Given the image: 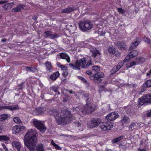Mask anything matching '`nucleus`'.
Here are the masks:
<instances>
[{
	"mask_svg": "<svg viewBox=\"0 0 151 151\" xmlns=\"http://www.w3.org/2000/svg\"><path fill=\"white\" fill-rule=\"evenodd\" d=\"M4 108L5 109L12 111L18 110L19 109V107L17 105L4 106Z\"/></svg>",
	"mask_w": 151,
	"mask_h": 151,
	"instance_id": "obj_14",
	"label": "nucleus"
},
{
	"mask_svg": "<svg viewBox=\"0 0 151 151\" xmlns=\"http://www.w3.org/2000/svg\"><path fill=\"white\" fill-rule=\"evenodd\" d=\"M57 65L60 68L63 65H62L60 63H58V62H57Z\"/></svg>",
	"mask_w": 151,
	"mask_h": 151,
	"instance_id": "obj_60",
	"label": "nucleus"
},
{
	"mask_svg": "<svg viewBox=\"0 0 151 151\" xmlns=\"http://www.w3.org/2000/svg\"><path fill=\"white\" fill-rule=\"evenodd\" d=\"M86 73L90 75L92 73V72L91 70H88L86 71Z\"/></svg>",
	"mask_w": 151,
	"mask_h": 151,
	"instance_id": "obj_57",
	"label": "nucleus"
},
{
	"mask_svg": "<svg viewBox=\"0 0 151 151\" xmlns=\"http://www.w3.org/2000/svg\"><path fill=\"white\" fill-rule=\"evenodd\" d=\"M14 4V2H11L7 4L3 5L2 7L5 10H6L8 9H11Z\"/></svg>",
	"mask_w": 151,
	"mask_h": 151,
	"instance_id": "obj_20",
	"label": "nucleus"
},
{
	"mask_svg": "<svg viewBox=\"0 0 151 151\" xmlns=\"http://www.w3.org/2000/svg\"><path fill=\"white\" fill-rule=\"evenodd\" d=\"M51 34V33L50 31H47L44 32V34L45 35V37H50Z\"/></svg>",
	"mask_w": 151,
	"mask_h": 151,
	"instance_id": "obj_42",
	"label": "nucleus"
},
{
	"mask_svg": "<svg viewBox=\"0 0 151 151\" xmlns=\"http://www.w3.org/2000/svg\"><path fill=\"white\" fill-rule=\"evenodd\" d=\"M6 41V39H2L1 41L3 42H5Z\"/></svg>",
	"mask_w": 151,
	"mask_h": 151,
	"instance_id": "obj_62",
	"label": "nucleus"
},
{
	"mask_svg": "<svg viewBox=\"0 0 151 151\" xmlns=\"http://www.w3.org/2000/svg\"><path fill=\"white\" fill-rule=\"evenodd\" d=\"M129 60H128L125 62L124 61H123L124 63H127L126 64V65L127 67L130 68L136 65L135 62L133 61H129Z\"/></svg>",
	"mask_w": 151,
	"mask_h": 151,
	"instance_id": "obj_19",
	"label": "nucleus"
},
{
	"mask_svg": "<svg viewBox=\"0 0 151 151\" xmlns=\"http://www.w3.org/2000/svg\"><path fill=\"white\" fill-rule=\"evenodd\" d=\"M58 37V35L56 34H51L49 38L51 39H54Z\"/></svg>",
	"mask_w": 151,
	"mask_h": 151,
	"instance_id": "obj_41",
	"label": "nucleus"
},
{
	"mask_svg": "<svg viewBox=\"0 0 151 151\" xmlns=\"http://www.w3.org/2000/svg\"><path fill=\"white\" fill-rule=\"evenodd\" d=\"M37 151H45L44 147L41 144H39L36 147Z\"/></svg>",
	"mask_w": 151,
	"mask_h": 151,
	"instance_id": "obj_29",
	"label": "nucleus"
},
{
	"mask_svg": "<svg viewBox=\"0 0 151 151\" xmlns=\"http://www.w3.org/2000/svg\"><path fill=\"white\" fill-rule=\"evenodd\" d=\"M20 131L19 127V125H16L14 126L12 129V132L13 133L16 134L18 133Z\"/></svg>",
	"mask_w": 151,
	"mask_h": 151,
	"instance_id": "obj_24",
	"label": "nucleus"
},
{
	"mask_svg": "<svg viewBox=\"0 0 151 151\" xmlns=\"http://www.w3.org/2000/svg\"><path fill=\"white\" fill-rule=\"evenodd\" d=\"M73 10V9L71 7L63 9L62 12L63 13H69Z\"/></svg>",
	"mask_w": 151,
	"mask_h": 151,
	"instance_id": "obj_33",
	"label": "nucleus"
},
{
	"mask_svg": "<svg viewBox=\"0 0 151 151\" xmlns=\"http://www.w3.org/2000/svg\"><path fill=\"white\" fill-rule=\"evenodd\" d=\"M124 63L122 62H119L118 63V65H117V66L119 69H120L123 65Z\"/></svg>",
	"mask_w": 151,
	"mask_h": 151,
	"instance_id": "obj_44",
	"label": "nucleus"
},
{
	"mask_svg": "<svg viewBox=\"0 0 151 151\" xmlns=\"http://www.w3.org/2000/svg\"><path fill=\"white\" fill-rule=\"evenodd\" d=\"M136 127V123L135 122H132L128 127V131H132Z\"/></svg>",
	"mask_w": 151,
	"mask_h": 151,
	"instance_id": "obj_25",
	"label": "nucleus"
},
{
	"mask_svg": "<svg viewBox=\"0 0 151 151\" xmlns=\"http://www.w3.org/2000/svg\"><path fill=\"white\" fill-rule=\"evenodd\" d=\"M26 68L27 69L29 70H30H30H31V67H26Z\"/></svg>",
	"mask_w": 151,
	"mask_h": 151,
	"instance_id": "obj_64",
	"label": "nucleus"
},
{
	"mask_svg": "<svg viewBox=\"0 0 151 151\" xmlns=\"http://www.w3.org/2000/svg\"><path fill=\"white\" fill-rule=\"evenodd\" d=\"M52 89L53 90V91L56 93H58V94H60V93H59L58 91V90L57 88L55 87H52Z\"/></svg>",
	"mask_w": 151,
	"mask_h": 151,
	"instance_id": "obj_43",
	"label": "nucleus"
},
{
	"mask_svg": "<svg viewBox=\"0 0 151 151\" xmlns=\"http://www.w3.org/2000/svg\"><path fill=\"white\" fill-rule=\"evenodd\" d=\"M143 99H144L145 103H151V94H146L143 96Z\"/></svg>",
	"mask_w": 151,
	"mask_h": 151,
	"instance_id": "obj_16",
	"label": "nucleus"
},
{
	"mask_svg": "<svg viewBox=\"0 0 151 151\" xmlns=\"http://www.w3.org/2000/svg\"><path fill=\"white\" fill-rule=\"evenodd\" d=\"M61 69L63 70L64 71H66L67 69V67L65 66H64L63 65L61 67H60Z\"/></svg>",
	"mask_w": 151,
	"mask_h": 151,
	"instance_id": "obj_45",
	"label": "nucleus"
},
{
	"mask_svg": "<svg viewBox=\"0 0 151 151\" xmlns=\"http://www.w3.org/2000/svg\"><path fill=\"white\" fill-rule=\"evenodd\" d=\"M146 75L147 76H148L149 77H151V69L149 71L148 73H147Z\"/></svg>",
	"mask_w": 151,
	"mask_h": 151,
	"instance_id": "obj_51",
	"label": "nucleus"
},
{
	"mask_svg": "<svg viewBox=\"0 0 151 151\" xmlns=\"http://www.w3.org/2000/svg\"><path fill=\"white\" fill-rule=\"evenodd\" d=\"M86 58H83L80 60H77L74 64L70 63L69 65L70 68L73 69L79 70L80 69L81 67V68H84L92 65V63L91 60L88 61L86 64Z\"/></svg>",
	"mask_w": 151,
	"mask_h": 151,
	"instance_id": "obj_3",
	"label": "nucleus"
},
{
	"mask_svg": "<svg viewBox=\"0 0 151 151\" xmlns=\"http://www.w3.org/2000/svg\"><path fill=\"white\" fill-rule=\"evenodd\" d=\"M59 75V73L58 72H57L51 75L50 76V79L53 81L55 80Z\"/></svg>",
	"mask_w": 151,
	"mask_h": 151,
	"instance_id": "obj_27",
	"label": "nucleus"
},
{
	"mask_svg": "<svg viewBox=\"0 0 151 151\" xmlns=\"http://www.w3.org/2000/svg\"><path fill=\"white\" fill-rule=\"evenodd\" d=\"M144 99H143V96H142L141 99H139L138 101V104L141 105H142L144 104V103H145Z\"/></svg>",
	"mask_w": 151,
	"mask_h": 151,
	"instance_id": "obj_38",
	"label": "nucleus"
},
{
	"mask_svg": "<svg viewBox=\"0 0 151 151\" xmlns=\"http://www.w3.org/2000/svg\"><path fill=\"white\" fill-rule=\"evenodd\" d=\"M37 70V69L35 68L31 67L30 71L32 72H35Z\"/></svg>",
	"mask_w": 151,
	"mask_h": 151,
	"instance_id": "obj_50",
	"label": "nucleus"
},
{
	"mask_svg": "<svg viewBox=\"0 0 151 151\" xmlns=\"http://www.w3.org/2000/svg\"><path fill=\"white\" fill-rule=\"evenodd\" d=\"M13 120L15 123L17 124H19L21 122V121L19 118L17 117H14L13 119Z\"/></svg>",
	"mask_w": 151,
	"mask_h": 151,
	"instance_id": "obj_35",
	"label": "nucleus"
},
{
	"mask_svg": "<svg viewBox=\"0 0 151 151\" xmlns=\"http://www.w3.org/2000/svg\"><path fill=\"white\" fill-rule=\"evenodd\" d=\"M10 139V138L6 135H0V141H3L5 142H8Z\"/></svg>",
	"mask_w": 151,
	"mask_h": 151,
	"instance_id": "obj_28",
	"label": "nucleus"
},
{
	"mask_svg": "<svg viewBox=\"0 0 151 151\" xmlns=\"http://www.w3.org/2000/svg\"><path fill=\"white\" fill-rule=\"evenodd\" d=\"M76 126L78 127H79L81 126V124L80 122H76Z\"/></svg>",
	"mask_w": 151,
	"mask_h": 151,
	"instance_id": "obj_53",
	"label": "nucleus"
},
{
	"mask_svg": "<svg viewBox=\"0 0 151 151\" xmlns=\"http://www.w3.org/2000/svg\"><path fill=\"white\" fill-rule=\"evenodd\" d=\"M83 107V111L88 113H91L96 109V106L91 103H87Z\"/></svg>",
	"mask_w": 151,
	"mask_h": 151,
	"instance_id": "obj_7",
	"label": "nucleus"
},
{
	"mask_svg": "<svg viewBox=\"0 0 151 151\" xmlns=\"http://www.w3.org/2000/svg\"><path fill=\"white\" fill-rule=\"evenodd\" d=\"M8 118V115L6 114H3L0 115V121L6 119Z\"/></svg>",
	"mask_w": 151,
	"mask_h": 151,
	"instance_id": "obj_34",
	"label": "nucleus"
},
{
	"mask_svg": "<svg viewBox=\"0 0 151 151\" xmlns=\"http://www.w3.org/2000/svg\"><path fill=\"white\" fill-rule=\"evenodd\" d=\"M12 146L17 148L18 151H20L22 145L20 142L17 141H14L12 143Z\"/></svg>",
	"mask_w": 151,
	"mask_h": 151,
	"instance_id": "obj_13",
	"label": "nucleus"
},
{
	"mask_svg": "<svg viewBox=\"0 0 151 151\" xmlns=\"http://www.w3.org/2000/svg\"><path fill=\"white\" fill-rule=\"evenodd\" d=\"M119 69L117 65H116L114 66L111 71V74L112 75L114 74Z\"/></svg>",
	"mask_w": 151,
	"mask_h": 151,
	"instance_id": "obj_32",
	"label": "nucleus"
},
{
	"mask_svg": "<svg viewBox=\"0 0 151 151\" xmlns=\"http://www.w3.org/2000/svg\"><path fill=\"white\" fill-rule=\"evenodd\" d=\"M122 124L124 125V124H127L130 122L129 119L128 117L124 116L121 121Z\"/></svg>",
	"mask_w": 151,
	"mask_h": 151,
	"instance_id": "obj_22",
	"label": "nucleus"
},
{
	"mask_svg": "<svg viewBox=\"0 0 151 151\" xmlns=\"http://www.w3.org/2000/svg\"><path fill=\"white\" fill-rule=\"evenodd\" d=\"M143 40L147 43H150V40L147 37H144L143 38Z\"/></svg>",
	"mask_w": 151,
	"mask_h": 151,
	"instance_id": "obj_40",
	"label": "nucleus"
},
{
	"mask_svg": "<svg viewBox=\"0 0 151 151\" xmlns=\"http://www.w3.org/2000/svg\"><path fill=\"white\" fill-rule=\"evenodd\" d=\"M136 40L134 42L131 43L130 47L129 48V50H132L136 48L137 47L141 42V39L139 38H137Z\"/></svg>",
	"mask_w": 151,
	"mask_h": 151,
	"instance_id": "obj_10",
	"label": "nucleus"
},
{
	"mask_svg": "<svg viewBox=\"0 0 151 151\" xmlns=\"http://www.w3.org/2000/svg\"><path fill=\"white\" fill-rule=\"evenodd\" d=\"M24 5L20 4L16 7L12 9L13 12H20L22 9H23Z\"/></svg>",
	"mask_w": 151,
	"mask_h": 151,
	"instance_id": "obj_17",
	"label": "nucleus"
},
{
	"mask_svg": "<svg viewBox=\"0 0 151 151\" xmlns=\"http://www.w3.org/2000/svg\"><path fill=\"white\" fill-rule=\"evenodd\" d=\"M123 138V136L119 137L114 139L112 141V142L113 143H116L122 139Z\"/></svg>",
	"mask_w": 151,
	"mask_h": 151,
	"instance_id": "obj_36",
	"label": "nucleus"
},
{
	"mask_svg": "<svg viewBox=\"0 0 151 151\" xmlns=\"http://www.w3.org/2000/svg\"><path fill=\"white\" fill-rule=\"evenodd\" d=\"M118 116L119 115L117 113H116L115 112H113L109 114L106 117V118L111 121H113L118 118Z\"/></svg>",
	"mask_w": 151,
	"mask_h": 151,
	"instance_id": "obj_11",
	"label": "nucleus"
},
{
	"mask_svg": "<svg viewBox=\"0 0 151 151\" xmlns=\"http://www.w3.org/2000/svg\"><path fill=\"white\" fill-rule=\"evenodd\" d=\"M147 116L148 117H150L151 116V110L148 112L147 114Z\"/></svg>",
	"mask_w": 151,
	"mask_h": 151,
	"instance_id": "obj_56",
	"label": "nucleus"
},
{
	"mask_svg": "<svg viewBox=\"0 0 151 151\" xmlns=\"http://www.w3.org/2000/svg\"><path fill=\"white\" fill-rule=\"evenodd\" d=\"M43 113L42 109L38 108L34 110L32 112V114L34 115H39L42 114Z\"/></svg>",
	"mask_w": 151,
	"mask_h": 151,
	"instance_id": "obj_18",
	"label": "nucleus"
},
{
	"mask_svg": "<svg viewBox=\"0 0 151 151\" xmlns=\"http://www.w3.org/2000/svg\"><path fill=\"white\" fill-rule=\"evenodd\" d=\"M9 1L7 0H3L0 1V4H4L8 2Z\"/></svg>",
	"mask_w": 151,
	"mask_h": 151,
	"instance_id": "obj_46",
	"label": "nucleus"
},
{
	"mask_svg": "<svg viewBox=\"0 0 151 151\" xmlns=\"http://www.w3.org/2000/svg\"><path fill=\"white\" fill-rule=\"evenodd\" d=\"M32 19L35 20H36L37 19V17L35 16H34L32 17Z\"/></svg>",
	"mask_w": 151,
	"mask_h": 151,
	"instance_id": "obj_61",
	"label": "nucleus"
},
{
	"mask_svg": "<svg viewBox=\"0 0 151 151\" xmlns=\"http://www.w3.org/2000/svg\"><path fill=\"white\" fill-rule=\"evenodd\" d=\"M45 65L46 67V70H49L50 72H52V67L51 63L49 62H47Z\"/></svg>",
	"mask_w": 151,
	"mask_h": 151,
	"instance_id": "obj_26",
	"label": "nucleus"
},
{
	"mask_svg": "<svg viewBox=\"0 0 151 151\" xmlns=\"http://www.w3.org/2000/svg\"><path fill=\"white\" fill-rule=\"evenodd\" d=\"M108 51L111 55L114 54L115 52V49L113 47H109Z\"/></svg>",
	"mask_w": 151,
	"mask_h": 151,
	"instance_id": "obj_31",
	"label": "nucleus"
},
{
	"mask_svg": "<svg viewBox=\"0 0 151 151\" xmlns=\"http://www.w3.org/2000/svg\"><path fill=\"white\" fill-rule=\"evenodd\" d=\"M36 132L32 129H29L26 133L24 139V143L30 151H35L37 142Z\"/></svg>",
	"mask_w": 151,
	"mask_h": 151,
	"instance_id": "obj_2",
	"label": "nucleus"
},
{
	"mask_svg": "<svg viewBox=\"0 0 151 151\" xmlns=\"http://www.w3.org/2000/svg\"><path fill=\"white\" fill-rule=\"evenodd\" d=\"M32 123L34 126L42 133H44L47 128L44 124V122L34 119L32 121Z\"/></svg>",
	"mask_w": 151,
	"mask_h": 151,
	"instance_id": "obj_5",
	"label": "nucleus"
},
{
	"mask_svg": "<svg viewBox=\"0 0 151 151\" xmlns=\"http://www.w3.org/2000/svg\"><path fill=\"white\" fill-rule=\"evenodd\" d=\"M144 87L149 88L151 87V80H147L143 84Z\"/></svg>",
	"mask_w": 151,
	"mask_h": 151,
	"instance_id": "obj_30",
	"label": "nucleus"
},
{
	"mask_svg": "<svg viewBox=\"0 0 151 151\" xmlns=\"http://www.w3.org/2000/svg\"><path fill=\"white\" fill-rule=\"evenodd\" d=\"M58 55H59L62 59L65 60L68 63H69L70 62V58L66 53H59L58 54Z\"/></svg>",
	"mask_w": 151,
	"mask_h": 151,
	"instance_id": "obj_15",
	"label": "nucleus"
},
{
	"mask_svg": "<svg viewBox=\"0 0 151 151\" xmlns=\"http://www.w3.org/2000/svg\"><path fill=\"white\" fill-rule=\"evenodd\" d=\"M19 127L20 129V131H22L25 129V127L23 126H21L19 125Z\"/></svg>",
	"mask_w": 151,
	"mask_h": 151,
	"instance_id": "obj_55",
	"label": "nucleus"
},
{
	"mask_svg": "<svg viewBox=\"0 0 151 151\" xmlns=\"http://www.w3.org/2000/svg\"><path fill=\"white\" fill-rule=\"evenodd\" d=\"M79 78L84 82H86V80L82 77L80 76Z\"/></svg>",
	"mask_w": 151,
	"mask_h": 151,
	"instance_id": "obj_54",
	"label": "nucleus"
},
{
	"mask_svg": "<svg viewBox=\"0 0 151 151\" xmlns=\"http://www.w3.org/2000/svg\"><path fill=\"white\" fill-rule=\"evenodd\" d=\"M116 45L121 50H124L125 48V45L123 42H118L116 43Z\"/></svg>",
	"mask_w": 151,
	"mask_h": 151,
	"instance_id": "obj_21",
	"label": "nucleus"
},
{
	"mask_svg": "<svg viewBox=\"0 0 151 151\" xmlns=\"http://www.w3.org/2000/svg\"><path fill=\"white\" fill-rule=\"evenodd\" d=\"M1 145H2V146L3 147V148L6 151H8V149H7V148L5 146V145H4V143H2L1 144Z\"/></svg>",
	"mask_w": 151,
	"mask_h": 151,
	"instance_id": "obj_48",
	"label": "nucleus"
},
{
	"mask_svg": "<svg viewBox=\"0 0 151 151\" xmlns=\"http://www.w3.org/2000/svg\"><path fill=\"white\" fill-rule=\"evenodd\" d=\"M80 29L83 32L91 29L93 27V25L88 21H80L79 23Z\"/></svg>",
	"mask_w": 151,
	"mask_h": 151,
	"instance_id": "obj_4",
	"label": "nucleus"
},
{
	"mask_svg": "<svg viewBox=\"0 0 151 151\" xmlns=\"http://www.w3.org/2000/svg\"><path fill=\"white\" fill-rule=\"evenodd\" d=\"M104 77V75L102 73H97L94 74L96 82L97 83H99L101 82L102 79L101 78Z\"/></svg>",
	"mask_w": 151,
	"mask_h": 151,
	"instance_id": "obj_12",
	"label": "nucleus"
},
{
	"mask_svg": "<svg viewBox=\"0 0 151 151\" xmlns=\"http://www.w3.org/2000/svg\"><path fill=\"white\" fill-rule=\"evenodd\" d=\"M56 149H58V150H60L61 148L57 144H56L55 145V146H54Z\"/></svg>",
	"mask_w": 151,
	"mask_h": 151,
	"instance_id": "obj_52",
	"label": "nucleus"
},
{
	"mask_svg": "<svg viewBox=\"0 0 151 151\" xmlns=\"http://www.w3.org/2000/svg\"><path fill=\"white\" fill-rule=\"evenodd\" d=\"M68 73L67 71L65 72L64 73H63V75H67L68 74Z\"/></svg>",
	"mask_w": 151,
	"mask_h": 151,
	"instance_id": "obj_63",
	"label": "nucleus"
},
{
	"mask_svg": "<svg viewBox=\"0 0 151 151\" xmlns=\"http://www.w3.org/2000/svg\"><path fill=\"white\" fill-rule=\"evenodd\" d=\"M138 53V52L136 50H132L128 54L124 60V61L125 62L128 60H129L134 57L136 56L137 55Z\"/></svg>",
	"mask_w": 151,
	"mask_h": 151,
	"instance_id": "obj_9",
	"label": "nucleus"
},
{
	"mask_svg": "<svg viewBox=\"0 0 151 151\" xmlns=\"http://www.w3.org/2000/svg\"><path fill=\"white\" fill-rule=\"evenodd\" d=\"M113 125V123L110 121L101 122L99 127L102 130L106 131L112 128Z\"/></svg>",
	"mask_w": 151,
	"mask_h": 151,
	"instance_id": "obj_6",
	"label": "nucleus"
},
{
	"mask_svg": "<svg viewBox=\"0 0 151 151\" xmlns=\"http://www.w3.org/2000/svg\"><path fill=\"white\" fill-rule=\"evenodd\" d=\"M92 56L94 57V58L96 57H101V53L97 50H94L92 52Z\"/></svg>",
	"mask_w": 151,
	"mask_h": 151,
	"instance_id": "obj_23",
	"label": "nucleus"
},
{
	"mask_svg": "<svg viewBox=\"0 0 151 151\" xmlns=\"http://www.w3.org/2000/svg\"><path fill=\"white\" fill-rule=\"evenodd\" d=\"M117 10L119 12H120L122 14L124 12V10L122 8H118Z\"/></svg>",
	"mask_w": 151,
	"mask_h": 151,
	"instance_id": "obj_47",
	"label": "nucleus"
},
{
	"mask_svg": "<svg viewBox=\"0 0 151 151\" xmlns=\"http://www.w3.org/2000/svg\"><path fill=\"white\" fill-rule=\"evenodd\" d=\"M101 122L100 119L95 118L93 119L88 124V126L90 128H93L99 125L100 126Z\"/></svg>",
	"mask_w": 151,
	"mask_h": 151,
	"instance_id": "obj_8",
	"label": "nucleus"
},
{
	"mask_svg": "<svg viewBox=\"0 0 151 151\" xmlns=\"http://www.w3.org/2000/svg\"><path fill=\"white\" fill-rule=\"evenodd\" d=\"M92 70L95 72H97L100 71V68L97 65H95L92 66Z\"/></svg>",
	"mask_w": 151,
	"mask_h": 151,
	"instance_id": "obj_37",
	"label": "nucleus"
},
{
	"mask_svg": "<svg viewBox=\"0 0 151 151\" xmlns=\"http://www.w3.org/2000/svg\"><path fill=\"white\" fill-rule=\"evenodd\" d=\"M48 112L49 114L54 116L56 122L59 125L67 124L71 123L73 119L72 114L66 109L63 110L60 112L55 109L49 110Z\"/></svg>",
	"mask_w": 151,
	"mask_h": 151,
	"instance_id": "obj_1",
	"label": "nucleus"
},
{
	"mask_svg": "<svg viewBox=\"0 0 151 151\" xmlns=\"http://www.w3.org/2000/svg\"><path fill=\"white\" fill-rule=\"evenodd\" d=\"M5 109L4 106H0V111Z\"/></svg>",
	"mask_w": 151,
	"mask_h": 151,
	"instance_id": "obj_58",
	"label": "nucleus"
},
{
	"mask_svg": "<svg viewBox=\"0 0 151 151\" xmlns=\"http://www.w3.org/2000/svg\"><path fill=\"white\" fill-rule=\"evenodd\" d=\"M51 143L52 144V145L53 146H55V145L56 144L54 142V141H53L52 140H51Z\"/></svg>",
	"mask_w": 151,
	"mask_h": 151,
	"instance_id": "obj_59",
	"label": "nucleus"
},
{
	"mask_svg": "<svg viewBox=\"0 0 151 151\" xmlns=\"http://www.w3.org/2000/svg\"><path fill=\"white\" fill-rule=\"evenodd\" d=\"M90 79L92 80H93L94 81L96 82L95 78V77H94V75L93 76H91L90 77Z\"/></svg>",
	"mask_w": 151,
	"mask_h": 151,
	"instance_id": "obj_49",
	"label": "nucleus"
},
{
	"mask_svg": "<svg viewBox=\"0 0 151 151\" xmlns=\"http://www.w3.org/2000/svg\"><path fill=\"white\" fill-rule=\"evenodd\" d=\"M145 61V58H140L137 59V63H143Z\"/></svg>",
	"mask_w": 151,
	"mask_h": 151,
	"instance_id": "obj_39",
	"label": "nucleus"
}]
</instances>
